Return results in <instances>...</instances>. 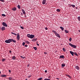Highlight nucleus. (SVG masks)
I'll use <instances>...</instances> for the list:
<instances>
[{
	"instance_id": "nucleus-19",
	"label": "nucleus",
	"mask_w": 80,
	"mask_h": 80,
	"mask_svg": "<svg viewBox=\"0 0 80 80\" xmlns=\"http://www.w3.org/2000/svg\"><path fill=\"white\" fill-rule=\"evenodd\" d=\"M62 67H64L65 66V63H63L62 64Z\"/></svg>"
},
{
	"instance_id": "nucleus-33",
	"label": "nucleus",
	"mask_w": 80,
	"mask_h": 80,
	"mask_svg": "<svg viewBox=\"0 0 80 80\" xmlns=\"http://www.w3.org/2000/svg\"><path fill=\"white\" fill-rule=\"evenodd\" d=\"M42 78H38L37 80H42Z\"/></svg>"
},
{
	"instance_id": "nucleus-52",
	"label": "nucleus",
	"mask_w": 80,
	"mask_h": 80,
	"mask_svg": "<svg viewBox=\"0 0 80 80\" xmlns=\"http://www.w3.org/2000/svg\"><path fill=\"white\" fill-rule=\"evenodd\" d=\"M78 31H79V32H80V30H79Z\"/></svg>"
},
{
	"instance_id": "nucleus-37",
	"label": "nucleus",
	"mask_w": 80,
	"mask_h": 80,
	"mask_svg": "<svg viewBox=\"0 0 80 80\" xmlns=\"http://www.w3.org/2000/svg\"><path fill=\"white\" fill-rule=\"evenodd\" d=\"M2 62H4V61H5V59H3L2 60Z\"/></svg>"
},
{
	"instance_id": "nucleus-1",
	"label": "nucleus",
	"mask_w": 80,
	"mask_h": 80,
	"mask_svg": "<svg viewBox=\"0 0 80 80\" xmlns=\"http://www.w3.org/2000/svg\"><path fill=\"white\" fill-rule=\"evenodd\" d=\"M12 42H13L14 43H16V40H14V39H9L5 41V43H10Z\"/></svg>"
},
{
	"instance_id": "nucleus-26",
	"label": "nucleus",
	"mask_w": 80,
	"mask_h": 80,
	"mask_svg": "<svg viewBox=\"0 0 80 80\" xmlns=\"http://www.w3.org/2000/svg\"><path fill=\"white\" fill-rule=\"evenodd\" d=\"M12 34H13V35H17V34L15 33H14L13 32H11Z\"/></svg>"
},
{
	"instance_id": "nucleus-18",
	"label": "nucleus",
	"mask_w": 80,
	"mask_h": 80,
	"mask_svg": "<svg viewBox=\"0 0 80 80\" xmlns=\"http://www.w3.org/2000/svg\"><path fill=\"white\" fill-rule=\"evenodd\" d=\"M52 32H54V33H55V35L57 33V32L55 31L52 30Z\"/></svg>"
},
{
	"instance_id": "nucleus-14",
	"label": "nucleus",
	"mask_w": 80,
	"mask_h": 80,
	"mask_svg": "<svg viewBox=\"0 0 80 80\" xmlns=\"http://www.w3.org/2000/svg\"><path fill=\"white\" fill-rule=\"evenodd\" d=\"M60 58H64V56L63 55L60 56Z\"/></svg>"
},
{
	"instance_id": "nucleus-24",
	"label": "nucleus",
	"mask_w": 80,
	"mask_h": 80,
	"mask_svg": "<svg viewBox=\"0 0 80 80\" xmlns=\"http://www.w3.org/2000/svg\"><path fill=\"white\" fill-rule=\"evenodd\" d=\"M57 12H60V10L59 9H58L57 10Z\"/></svg>"
},
{
	"instance_id": "nucleus-44",
	"label": "nucleus",
	"mask_w": 80,
	"mask_h": 80,
	"mask_svg": "<svg viewBox=\"0 0 80 80\" xmlns=\"http://www.w3.org/2000/svg\"><path fill=\"white\" fill-rule=\"evenodd\" d=\"M45 30H48V28H47V27H45Z\"/></svg>"
},
{
	"instance_id": "nucleus-56",
	"label": "nucleus",
	"mask_w": 80,
	"mask_h": 80,
	"mask_svg": "<svg viewBox=\"0 0 80 80\" xmlns=\"http://www.w3.org/2000/svg\"><path fill=\"white\" fill-rule=\"evenodd\" d=\"M28 67H29V65H28Z\"/></svg>"
},
{
	"instance_id": "nucleus-22",
	"label": "nucleus",
	"mask_w": 80,
	"mask_h": 80,
	"mask_svg": "<svg viewBox=\"0 0 80 80\" xmlns=\"http://www.w3.org/2000/svg\"><path fill=\"white\" fill-rule=\"evenodd\" d=\"M30 34H28L27 35V36L29 38H30Z\"/></svg>"
},
{
	"instance_id": "nucleus-30",
	"label": "nucleus",
	"mask_w": 80,
	"mask_h": 80,
	"mask_svg": "<svg viewBox=\"0 0 80 80\" xmlns=\"http://www.w3.org/2000/svg\"><path fill=\"white\" fill-rule=\"evenodd\" d=\"M18 8H19V9H20L21 8H20V5H18Z\"/></svg>"
},
{
	"instance_id": "nucleus-29",
	"label": "nucleus",
	"mask_w": 80,
	"mask_h": 80,
	"mask_svg": "<svg viewBox=\"0 0 80 80\" xmlns=\"http://www.w3.org/2000/svg\"><path fill=\"white\" fill-rule=\"evenodd\" d=\"M21 58H25V57H23L22 56H20Z\"/></svg>"
},
{
	"instance_id": "nucleus-42",
	"label": "nucleus",
	"mask_w": 80,
	"mask_h": 80,
	"mask_svg": "<svg viewBox=\"0 0 80 80\" xmlns=\"http://www.w3.org/2000/svg\"><path fill=\"white\" fill-rule=\"evenodd\" d=\"M44 80H51L49 79H47V78H46L44 79Z\"/></svg>"
},
{
	"instance_id": "nucleus-25",
	"label": "nucleus",
	"mask_w": 80,
	"mask_h": 80,
	"mask_svg": "<svg viewBox=\"0 0 80 80\" xmlns=\"http://www.w3.org/2000/svg\"><path fill=\"white\" fill-rule=\"evenodd\" d=\"M78 19L79 22L80 21V17H78Z\"/></svg>"
},
{
	"instance_id": "nucleus-11",
	"label": "nucleus",
	"mask_w": 80,
	"mask_h": 80,
	"mask_svg": "<svg viewBox=\"0 0 80 80\" xmlns=\"http://www.w3.org/2000/svg\"><path fill=\"white\" fill-rule=\"evenodd\" d=\"M22 12L24 14V15H25V10H24L23 9H22Z\"/></svg>"
},
{
	"instance_id": "nucleus-31",
	"label": "nucleus",
	"mask_w": 80,
	"mask_h": 80,
	"mask_svg": "<svg viewBox=\"0 0 80 80\" xmlns=\"http://www.w3.org/2000/svg\"><path fill=\"white\" fill-rule=\"evenodd\" d=\"M74 54L75 55H76V56H78V54H77V52H74Z\"/></svg>"
},
{
	"instance_id": "nucleus-21",
	"label": "nucleus",
	"mask_w": 80,
	"mask_h": 80,
	"mask_svg": "<svg viewBox=\"0 0 80 80\" xmlns=\"http://www.w3.org/2000/svg\"><path fill=\"white\" fill-rule=\"evenodd\" d=\"M65 32L66 33H68V31H67L66 30H65Z\"/></svg>"
},
{
	"instance_id": "nucleus-32",
	"label": "nucleus",
	"mask_w": 80,
	"mask_h": 80,
	"mask_svg": "<svg viewBox=\"0 0 80 80\" xmlns=\"http://www.w3.org/2000/svg\"><path fill=\"white\" fill-rule=\"evenodd\" d=\"M69 41H70V42H71V41H72V38H70L69 39Z\"/></svg>"
},
{
	"instance_id": "nucleus-12",
	"label": "nucleus",
	"mask_w": 80,
	"mask_h": 80,
	"mask_svg": "<svg viewBox=\"0 0 80 80\" xmlns=\"http://www.w3.org/2000/svg\"><path fill=\"white\" fill-rule=\"evenodd\" d=\"M46 3V0H44L42 1V4L44 5Z\"/></svg>"
},
{
	"instance_id": "nucleus-9",
	"label": "nucleus",
	"mask_w": 80,
	"mask_h": 80,
	"mask_svg": "<svg viewBox=\"0 0 80 80\" xmlns=\"http://www.w3.org/2000/svg\"><path fill=\"white\" fill-rule=\"evenodd\" d=\"M75 68H76V69H77V70H78L79 69V67H78V66H76L75 67Z\"/></svg>"
},
{
	"instance_id": "nucleus-39",
	"label": "nucleus",
	"mask_w": 80,
	"mask_h": 80,
	"mask_svg": "<svg viewBox=\"0 0 80 80\" xmlns=\"http://www.w3.org/2000/svg\"><path fill=\"white\" fill-rule=\"evenodd\" d=\"M67 76H68V77H69V78H71V77H70V75H67Z\"/></svg>"
},
{
	"instance_id": "nucleus-8",
	"label": "nucleus",
	"mask_w": 80,
	"mask_h": 80,
	"mask_svg": "<svg viewBox=\"0 0 80 80\" xmlns=\"http://www.w3.org/2000/svg\"><path fill=\"white\" fill-rule=\"evenodd\" d=\"M1 77H7V75L5 74L1 75Z\"/></svg>"
},
{
	"instance_id": "nucleus-17",
	"label": "nucleus",
	"mask_w": 80,
	"mask_h": 80,
	"mask_svg": "<svg viewBox=\"0 0 80 80\" xmlns=\"http://www.w3.org/2000/svg\"><path fill=\"white\" fill-rule=\"evenodd\" d=\"M60 28H61V29L62 30V31H63L64 30V28H63L62 27H60Z\"/></svg>"
},
{
	"instance_id": "nucleus-41",
	"label": "nucleus",
	"mask_w": 80,
	"mask_h": 80,
	"mask_svg": "<svg viewBox=\"0 0 80 80\" xmlns=\"http://www.w3.org/2000/svg\"><path fill=\"white\" fill-rule=\"evenodd\" d=\"M1 2H4V0H0Z\"/></svg>"
},
{
	"instance_id": "nucleus-40",
	"label": "nucleus",
	"mask_w": 80,
	"mask_h": 80,
	"mask_svg": "<svg viewBox=\"0 0 80 80\" xmlns=\"http://www.w3.org/2000/svg\"><path fill=\"white\" fill-rule=\"evenodd\" d=\"M20 28H22V29H24V28L22 26Z\"/></svg>"
},
{
	"instance_id": "nucleus-5",
	"label": "nucleus",
	"mask_w": 80,
	"mask_h": 80,
	"mask_svg": "<svg viewBox=\"0 0 80 80\" xmlns=\"http://www.w3.org/2000/svg\"><path fill=\"white\" fill-rule=\"evenodd\" d=\"M56 36H57V37H58L59 38H60V35H59V34H58V33H57L56 34Z\"/></svg>"
},
{
	"instance_id": "nucleus-57",
	"label": "nucleus",
	"mask_w": 80,
	"mask_h": 80,
	"mask_svg": "<svg viewBox=\"0 0 80 80\" xmlns=\"http://www.w3.org/2000/svg\"><path fill=\"white\" fill-rule=\"evenodd\" d=\"M0 29H1V27H0Z\"/></svg>"
},
{
	"instance_id": "nucleus-3",
	"label": "nucleus",
	"mask_w": 80,
	"mask_h": 80,
	"mask_svg": "<svg viewBox=\"0 0 80 80\" xmlns=\"http://www.w3.org/2000/svg\"><path fill=\"white\" fill-rule=\"evenodd\" d=\"M17 39L18 40H20V35H19V34L18 33V35H17Z\"/></svg>"
},
{
	"instance_id": "nucleus-43",
	"label": "nucleus",
	"mask_w": 80,
	"mask_h": 80,
	"mask_svg": "<svg viewBox=\"0 0 80 80\" xmlns=\"http://www.w3.org/2000/svg\"><path fill=\"white\" fill-rule=\"evenodd\" d=\"M25 47H28V45H25Z\"/></svg>"
},
{
	"instance_id": "nucleus-23",
	"label": "nucleus",
	"mask_w": 80,
	"mask_h": 80,
	"mask_svg": "<svg viewBox=\"0 0 80 80\" xmlns=\"http://www.w3.org/2000/svg\"><path fill=\"white\" fill-rule=\"evenodd\" d=\"M33 48L35 50H37V48L36 47H33Z\"/></svg>"
},
{
	"instance_id": "nucleus-48",
	"label": "nucleus",
	"mask_w": 80,
	"mask_h": 80,
	"mask_svg": "<svg viewBox=\"0 0 80 80\" xmlns=\"http://www.w3.org/2000/svg\"><path fill=\"white\" fill-rule=\"evenodd\" d=\"M44 54H47V52H44Z\"/></svg>"
},
{
	"instance_id": "nucleus-38",
	"label": "nucleus",
	"mask_w": 80,
	"mask_h": 80,
	"mask_svg": "<svg viewBox=\"0 0 80 80\" xmlns=\"http://www.w3.org/2000/svg\"><path fill=\"white\" fill-rule=\"evenodd\" d=\"M12 78L9 77V80H12Z\"/></svg>"
},
{
	"instance_id": "nucleus-28",
	"label": "nucleus",
	"mask_w": 80,
	"mask_h": 80,
	"mask_svg": "<svg viewBox=\"0 0 80 80\" xmlns=\"http://www.w3.org/2000/svg\"><path fill=\"white\" fill-rule=\"evenodd\" d=\"M26 43H27V44H29V43H30V42L28 41H26Z\"/></svg>"
},
{
	"instance_id": "nucleus-46",
	"label": "nucleus",
	"mask_w": 80,
	"mask_h": 80,
	"mask_svg": "<svg viewBox=\"0 0 80 80\" xmlns=\"http://www.w3.org/2000/svg\"><path fill=\"white\" fill-rule=\"evenodd\" d=\"M45 73H47V70H45Z\"/></svg>"
},
{
	"instance_id": "nucleus-2",
	"label": "nucleus",
	"mask_w": 80,
	"mask_h": 80,
	"mask_svg": "<svg viewBox=\"0 0 80 80\" xmlns=\"http://www.w3.org/2000/svg\"><path fill=\"white\" fill-rule=\"evenodd\" d=\"M2 25L4 27H6L8 26L7 23H6L5 22H3L2 23Z\"/></svg>"
},
{
	"instance_id": "nucleus-27",
	"label": "nucleus",
	"mask_w": 80,
	"mask_h": 80,
	"mask_svg": "<svg viewBox=\"0 0 80 80\" xmlns=\"http://www.w3.org/2000/svg\"><path fill=\"white\" fill-rule=\"evenodd\" d=\"M69 45H70V46H71V47H72L73 46V44H72V43H69Z\"/></svg>"
},
{
	"instance_id": "nucleus-55",
	"label": "nucleus",
	"mask_w": 80,
	"mask_h": 80,
	"mask_svg": "<svg viewBox=\"0 0 80 80\" xmlns=\"http://www.w3.org/2000/svg\"><path fill=\"white\" fill-rule=\"evenodd\" d=\"M57 79H58V80H59V79H58V78H57Z\"/></svg>"
},
{
	"instance_id": "nucleus-7",
	"label": "nucleus",
	"mask_w": 80,
	"mask_h": 80,
	"mask_svg": "<svg viewBox=\"0 0 80 80\" xmlns=\"http://www.w3.org/2000/svg\"><path fill=\"white\" fill-rule=\"evenodd\" d=\"M2 31H3V30H5V27H2Z\"/></svg>"
},
{
	"instance_id": "nucleus-34",
	"label": "nucleus",
	"mask_w": 80,
	"mask_h": 80,
	"mask_svg": "<svg viewBox=\"0 0 80 80\" xmlns=\"http://www.w3.org/2000/svg\"><path fill=\"white\" fill-rule=\"evenodd\" d=\"M2 17H5L6 16L5 14H2Z\"/></svg>"
},
{
	"instance_id": "nucleus-16",
	"label": "nucleus",
	"mask_w": 80,
	"mask_h": 80,
	"mask_svg": "<svg viewBox=\"0 0 80 80\" xmlns=\"http://www.w3.org/2000/svg\"><path fill=\"white\" fill-rule=\"evenodd\" d=\"M69 5H71V6H72V7H73V8H75V6L74 5L71 4Z\"/></svg>"
},
{
	"instance_id": "nucleus-36",
	"label": "nucleus",
	"mask_w": 80,
	"mask_h": 80,
	"mask_svg": "<svg viewBox=\"0 0 80 80\" xmlns=\"http://www.w3.org/2000/svg\"><path fill=\"white\" fill-rule=\"evenodd\" d=\"M63 51H64V52H65V48H63Z\"/></svg>"
},
{
	"instance_id": "nucleus-6",
	"label": "nucleus",
	"mask_w": 80,
	"mask_h": 80,
	"mask_svg": "<svg viewBox=\"0 0 80 80\" xmlns=\"http://www.w3.org/2000/svg\"><path fill=\"white\" fill-rule=\"evenodd\" d=\"M70 53H71V55H72V56H73V55L74 54V52H73L70 51Z\"/></svg>"
},
{
	"instance_id": "nucleus-51",
	"label": "nucleus",
	"mask_w": 80,
	"mask_h": 80,
	"mask_svg": "<svg viewBox=\"0 0 80 80\" xmlns=\"http://www.w3.org/2000/svg\"><path fill=\"white\" fill-rule=\"evenodd\" d=\"M50 76H49L48 77V78H50Z\"/></svg>"
},
{
	"instance_id": "nucleus-53",
	"label": "nucleus",
	"mask_w": 80,
	"mask_h": 80,
	"mask_svg": "<svg viewBox=\"0 0 80 80\" xmlns=\"http://www.w3.org/2000/svg\"><path fill=\"white\" fill-rule=\"evenodd\" d=\"M0 74H1V72L0 71Z\"/></svg>"
},
{
	"instance_id": "nucleus-54",
	"label": "nucleus",
	"mask_w": 80,
	"mask_h": 80,
	"mask_svg": "<svg viewBox=\"0 0 80 80\" xmlns=\"http://www.w3.org/2000/svg\"><path fill=\"white\" fill-rule=\"evenodd\" d=\"M26 80H28V79H26Z\"/></svg>"
},
{
	"instance_id": "nucleus-13",
	"label": "nucleus",
	"mask_w": 80,
	"mask_h": 80,
	"mask_svg": "<svg viewBox=\"0 0 80 80\" xmlns=\"http://www.w3.org/2000/svg\"><path fill=\"white\" fill-rule=\"evenodd\" d=\"M37 38L32 40V42H35V41H37Z\"/></svg>"
},
{
	"instance_id": "nucleus-35",
	"label": "nucleus",
	"mask_w": 80,
	"mask_h": 80,
	"mask_svg": "<svg viewBox=\"0 0 80 80\" xmlns=\"http://www.w3.org/2000/svg\"><path fill=\"white\" fill-rule=\"evenodd\" d=\"M25 42H23L22 43V45H23V46H24V45H25Z\"/></svg>"
},
{
	"instance_id": "nucleus-15",
	"label": "nucleus",
	"mask_w": 80,
	"mask_h": 80,
	"mask_svg": "<svg viewBox=\"0 0 80 80\" xmlns=\"http://www.w3.org/2000/svg\"><path fill=\"white\" fill-rule=\"evenodd\" d=\"M72 47H73V48H77V46L75 45H72Z\"/></svg>"
},
{
	"instance_id": "nucleus-20",
	"label": "nucleus",
	"mask_w": 80,
	"mask_h": 80,
	"mask_svg": "<svg viewBox=\"0 0 80 80\" xmlns=\"http://www.w3.org/2000/svg\"><path fill=\"white\" fill-rule=\"evenodd\" d=\"M15 58H16V57H15V56H13L12 57V60H15Z\"/></svg>"
},
{
	"instance_id": "nucleus-50",
	"label": "nucleus",
	"mask_w": 80,
	"mask_h": 80,
	"mask_svg": "<svg viewBox=\"0 0 80 80\" xmlns=\"http://www.w3.org/2000/svg\"><path fill=\"white\" fill-rule=\"evenodd\" d=\"M37 45L38 46H39V44H37Z\"/></svg>"
},
{
	"instance_id": "nucleus-47",
	"label": "nucleus",
	"mask_w": 80,
	"mask_h": 80,
	"mask_svg": "<svg viewBox=\"0 0 80 80\" xmlns=\"http://www.w3.org/2000/svg\"><path fill=\"white\" fill-rule=\"evenodd\" d=\"M9 73H11V71L10 70H9Z\"/></svg>"
},
{
	"instance_id": "nucleus-10",
	"label": "nucleus",
	"mask_w": 80,
	"mask_h": 80,
	"mask_svg": "<svg viewBox=\"0 0 80 80\" xmlns=\"http://www.w3.org/2000/svg\"><path fill=\"white\" fill-rule=\"evenodd\" d=\"M12 10H13V11H15L17 10V8H16L14 7L13 8H12Z\"/></svg>"
},
{
	"instance_id": "nucleus-45",
	"label": "nucleus",
	"mask_w": 80,
	"mask_h": 80,
	"mask_svg": "<svg viewBox=\"0 0 80 80\" xmlns=\"http://www.w3.org/2000/svg\"><path fill=\"white\" fill-rule=\"evenodd\" d=\"M9 53H12V51H9Z\"/></svg>"
},
{
	"instance_id": "nucleus-49",
	"label": "nucleus",
	"mask_w": 80,
	"mask_h": 80,
	"mask_svg": "<svg viewBox=\"0 0 80 80\" xmlns=\"http://www.w3.org/2000/svg\"><path fill=\"white\" fill-rule=\"evenodd\" d=\"M31 77V76H28V78H30V77Z\"/></svg>"
},
{
	"instance_id": "nucleus-4",
	"label": "nucleus",
	"mask_w": 80,
	"mask_h": 80,
	"mask_svg": "<svg viewBox=\"0 0 80 80\" xmlns=\"http://www.w3.org/2000/svg\"><path fill=\"white\" fill-rule=\"evenodd\" d=\"M34 37H35V35H31L30 38H33Z\"/></svg>"
}]
</instances>
